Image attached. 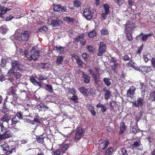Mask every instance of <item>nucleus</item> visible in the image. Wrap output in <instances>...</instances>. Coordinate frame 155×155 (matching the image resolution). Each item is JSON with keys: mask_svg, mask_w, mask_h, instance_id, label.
<instances>
[{"mask_svg": "<svg viewBox=\"0 0 155 155\" xmlns=\"http://www.w3.org/2000/svg\"><path fill=\"white\" fill-rule=\"evenodd\" d=\"M19 30H17L14 35L11 37L12 40H17L19 41H26L28 40L29 37V32L28 31H23L19 33Z\"/></svg>", "mask_w": 155, "mask_h": 155, "instance_id": "f257e3e1", "label": "nucleus"}, {"mask_svg": "<svg viewBox=\"0 0 155 155\" xmlns=\"http://www.w3.org/2000/svg\"><path fill=\"white\" fill-rule=\"evenodd\" d=\"M135 28L134 24L131 22L127 21L125 25V33L128 40L130 41L133 40L132 33L133 29Z\"/></svg>", "mask_w": 155, "mask_h": 155, "instance_id": "f03ea898", "label": "nucleus"}, {"mask_svg": "<svg viewBox=\"0 0 155 155\" xmlns=\"http://www.w3.org/2000/svg\"><path fill=\"white\" fill-rule=\"evenodd\" d=\"M12 116L10 114L5 115L1 119V120L3 122H7L8 123V126L12 129L14 128L15 126L17 121L15 120V118L11 119Z\"/></svg>", "mask_w": 155, "mask_h": 155, "instance_id": "7ed1b4c3", "label": "nucleus"}, {"mask_svg": "<svg viewBox=\"0 0 155 155\" xmlns=\"http://www.w3.org/2000/svg\"><path fill=\"white\" fill-rule=\"evenodd\" d=\"M28 54V51L27 50H25L24 52L25 56L29 60H35L37 59L39 55V51L37 50L35 47L32 48L31 51V55L30 57L28 58L27 55Z\"/></svg>", "mask_w": 155, "mask_h": 155, "instance_id": "20e7f679", "label": "nucleus"}, {"mask_svg": "<svg viewBox=\"0 0 155 155\" xmlns=\"http://www.w3.org/2000/svg\"><path fill=\"white\" fill-rule=\"evenodd\" d=\"M1 131L3 132L2 134H0V140H4L12 137V134L9 130H7L3 126L2 123H0Z\"/></svg>", "mask_w": 155, "mask_h": 155, "instance_id": "39448f33", "label": "nucleus"}, {"mask_svg": "<svg viewBox=\"0 0 155 155\" xmlns=\"http://www.w3.org/2000/svg\"><path fill=\"white\" fill-rule=\"evenodd\" d=\"M83 15L85 18L87 20H90L92 18L93 13L88 8L85 9L84 10Z\"/></svg>", "mask_w": 155, "mask_h": 155, "instance_id": "423d86ee", "label": "nucleus"}, {"mask_svg": "<svg viewBox=\"0 0 155 155\" xmlns=\"http://www.w3.org/2000/svg\"><path fill=\"white\" fill-rule=\"evenodd\" d=\"M11 64L12 68L19 70H21L23 67L22 65L19 64L18 61L15 60L12 61Z\"/></svg>", "mask_w": 155, "mask_h": 155, "instance_id": "0eeeda50", "label": "nucleus"}, {"mask_svg": "<svg viewBox=\"0 0 155 155\" xmlns=\"http://www.w3.org/2000/svg\"><path fill=\"white\" fill-rule=\"evenodd\" d=\"M84 132L83 129L81 127H78L75 134V138L76 139L79 140L83 136Z\"/></svg>", "mask_w": 155, "mask_h": 155, "instance_id": "6e6552de", "label": "nucleus"}, {"mask_svg": "<svg viewBox=\"0 0 155 155\" xmlns=\"http://www.w3.org/2000/svg\"><path fill=\"white\" fill-rule=\"evenodd\" d=\"M106 48V46L105 44L101 42L99 45L98 55L99 56H101L105 52Z\"/></svg>", "mask_w": 155, "mask_h": 155, "instance_id": "1a4fd4ad", "label": "nucleus"}, {"mask_svg": "<svg viewBox=\"0 0 155 155\" xmlns=\"http://www.w3.org/2000/svg\"><path fill=\"white\" fill-rule=\"evenodd\" d=\"M62 23V21L59 20H51L49 19L48 20V24L53 26H59Z\"/></svg>", "mask_w": 155, "mask_h": 155, "instance_id": "9d476101", "label": "nucleus"}, {"mask_svg": "<svg viewBox=\"0 0 155 155\" xmlns=\"http://www.w3.org/2000/svg\"><path fill=\"white\" fill-rule=\"evenodd\" d=\"M2 147L3 150L7 151L6 153L7 154H11L12 153V152L15 151V148L12 149L11 150H8L10 149V148L9 147L8 145L6 143H5L2 146Z\"/></svg>", "mask_w": 155, "mask_h": 155, "instance_id": "9b49d317", "label": "nucleus"}, {"mask_svg": "<svg viewBox=\"0 0 155 155\" xmlns=\"http://www.w3.org/2000/svg\"><path fill=\"white\" fill-rule=\"evenodd\" d=\"M53 9L54 11L57 12H64L66 10L65 7H62L60 5H54Z\"/></svg>", "mask_w": 155, "mask_h": 155, "instance_id": "f8f14e48", "label": "nucleus"}, {"mask_svg": "<svg viewBox=\"0 0 155 155\" xmlns=\"http://www.w3.org/2000/svg\"><path fill=\"white\" fill-rule=\"evenodd\" d=\"M104 8L105 10V12L102 13V18L104 19L109 12V6L107 4H104Z\"/></svg>", "mask_w": 155, "mask_h": 155, "instance_id": "ddd939ff", "label": "nucleus"}, {"mask_svg": "<svg viewBox=\"0 0 155 155\" xmlns=\"http://www.w3.org/2000/svg\"><path fill=\"white\" fill-rule=\"evenodd\" d=\"M84 34H81L78 37L76 38H74V40L76 41H80L81 45L84 46L86 44V41H82V40L84 38Z\"/></svg>", "mask_w": 155, "mask_h": 155, "instance_id": "4468645a", "label": "nucleus"}, {"mask_svg": "<svg viewBox=\"0 0 155 155\" xmlns=\"http://www.w3.org/2000/svg\"><path fill=\"white\" fill-rule=\"evenodd\" d=\"M135 88L134 86L131 87L127 91V96L130 97H132L134 94Z\"/></svg>", "mask_w": 155, "mask_h": 155, "instance_id": "2eb2a0df", "label": "nucleus"}, {"mask_svg": "<svg viewBox=\"0 0 155 155\" xmlns=\"http://www.w3.org/2000/svg\"><path fill=\"white\" fill-rule=\"evenodd\" d=\"M69 147V144H62L60 145L61 151L62 153H64Z\"/></svg>", "mask_w": 155, "mask_h": 155, "instance_id": "dca6fc26", "label": "nucleus"}, {"mask_svg": "<svg viewBox=\"0 0 155 155\" xmlns=\"http://www.w3.org/2000/svg\"><path fill=\"white\" fill-rule=\"evenodd\" d=\"M143 99L140 98H139L137 101H135L133 103L134 106L136 107H138L142 105L143 103Z\"/></svg>", "mask_w": 155, "mask_h": 155, "instance_id": "f3484780", "label": "nucleus"}, {"mask_svg": "<svg viewBox=\"0 0 155 155\" xmlns=\"http://www.w3.org/2000/svg\"><path fill=\"white\" fill-rule=\"evenodd\" d=\"M36 77V76L31 77L30 78V80L31 82L35 85L41 87V84L39 82L35 80Z\"/></svg>", "mask_w": 155, "mask_h": 155, "instance_id": "a211bd4d", "label": "nucleus"}, {"mask_svg": "<svg viewBox=\"0 0 155 155\" xmlns=\"http://www.w3.org/2000/svg\"><path fill=\"white\" fill-rule=\"evenodd\" d=\"M90 74L92 75L94 80L96 83H97L99 81V77L97 76L94 72L91 69L89 70Z\"/></svg>", "mask_w": 155, "mask_h": 155, "instance_id": "6ab92c4d", "label": "nucleus"}, {"mask_svg": "<svg viewBox=\"0 0 155 155\" xmlns=\"http://www.w3.org/2000/svg\"><path fill=\"white\" fill-rule=\"evenodd\" d=\"M151 71V67L150 66H141V72L143 73H147Z\"/></svg>", "mask_w": 155, "mask_h": 155, "instance_id": "aec40b11", "label": "nucleus"}, {"mask_svg": "<svg viewBox=\"0 0 155 155\" xmlns=\"http://www.w3.org/2000/svg\"><path fill=\"white\" fill-rule=\"evenodd\" d=\"M8 9L0 6V17L3 18V15L5 14Z\"/></svg>", "mask_w": 155, "mask_h": 155, "instance_id": "412c9836", "label": "nucleus"}, {"mask_svg": "<svg viewBox=\"0 0 155 155\" xmlns=\"http://www.w3.org/2000/svg\"><path fill=\"white\" fill-rule=\"evenodd\" d=\"M87 107L88 110L91 113V114L94 116L96 114V112L94 110L93 107L90 104H88L87 105Z\"/></svg>", "mask_w": 155, "mask_h": 155, "instance_id": "4be33fe9", "label": "nucleus"}, {"mask_svg": "<svg viewBox=\"0 0 155 155\" xmlns=\"http://www.w3.org/2000/svg\"><path fill=\"white\" fill-rule=\"evenodd\" d=\"M109 141L106 140L102 142L100 145L99 148L100 149L104 150L108 145Z\"/></svg>", "mask_w": 155, "mask_h": 155, "instance_id": "5701e85b", "label": "nucleus"}, {"mask_svg": "<svg viewBox=\"0 0 155 155\" xmlns=\"http://www.w3.org/2000/svg\"><path fill=\"white\" fill-rule=\"evenodd\" d=\"M38 108L39 111H45L48 110V107L43 104H40L37 106Z\"/></svg>", "mask_w": 155, "mask_h": 155, "instance_id": "b1692460", "label": "nucleus"}, {"mask_svg": "<svg viewBox=\"0 0 155 155\" xmlns=\"http://www.w3.org/2000/svg\"><path fill=\"white\" fill-rule=\"evenodd\" d=\"M72 57L74 58L76 60L77 63L79 66H82L83 64V62L80 59L79 57L76 55H73Z\"/></svg>", "mask_w": 155, "mask_h": 155, "instance_id": "393cba45", "label": "nucleus"}, {"mask_svg": "<svg viewBox=\"0 0 155 155\" xmlns=\"http://www.w3.org/2000/svg\"><path fill=\"white\" fill-rule=\"evenodd\" d=\"M8 30V29L5 25L0 27V32L3 34H5Z\"/></svg>", "mask_w": 155, "mask_h": 155, "instance_id": "a878e982", "label": "nucleus"}, {"mask_svg": "<svg viewBox=\"0 0 155 155\" xmlns=\"http://www.w3.org/2000/svg\"><path fill=\"white\" fill-rule=\"evenodd\" d=\"M153 34L150 33L147 34L143 35L141 38V40L143 41H146L148 37L152 36Z\"/></svg>", "mask_w": 155, "mask_h": 155, "instance_id": "bb28decb", "label": "nucleus"}, {"mask_svg": "<svg viewBox=\"0 0 155 155\" xmlns=\"http://www.w3.org/2000/svg\"><path fill=\"white\" fill-rule=\"evenodd\" d=\"M126 129V126L124 123V122L121 123L120 127V132L119 134H122L125 130Z\"/></svg>", "mask_w": 155, "mask_h": 155, "instance_id": "cd10ccee", "label": "nucleus"}, {"mask_svg": "<svg viewBox=\"0 0 155 155\" xmlns=\"http://www.w3.org/2000/svg\"><path fill=\"white\" fill-rule=\"evenodd\" d=\"M83 75L84 79V81L86 83H88L90 82V78L88 75L83 73Z\"/></svg>", "mask_w": 155, "mask_h": 155, "instance_id": "c85d7f7f", "label": "nucleus"}, {"mask_svg": "<svg viewBox=\"0 0 155 155\" xmlns=\"http://www.w3.org/2000/svg\"><path fill=\"white\" fill-rule=\"evenodd\" d=\"M111 61L114 63V65L112 66V69L115 70L118 65L116 63V60L115 58H111Z\"/></svg>", "mask_w": 155, "mask_h": 155, "instance_id": "c756f323", "label": "nucleus"}, {"mask_svg": "<svg viewBox=\"0 0 155 155\" xmlns=\"http://www.w3.org/2000/svg\"><path fill=\"white\" fill-rule=\"evenodd\" d=\"M36 139L38 143H42L44 142V138L42 136H37Z\"/></svg>", "mask_w": 155, "mask_h": 155, "instance_id": "7c9ffc66", "label": "nucleus"}, {"mask_svg": "<svg viewBox=\"0 0 155 155\" xmlns=\"http://www.w3.org/2000/svg\"><path fill=\"white\" fill-rule=\"evenodd\" d=\"M64 21L68 23H71L73 22L74 19V18H71L69 17H66L63 18Z\"/></svg>", "mask_w": 155, "mask_h": 155, "instance_id": "2f4dec72", "label": "nucleus"}, {"mask_svg": "<svg viewBox=\"0 0 155 155\" xmlns=\"http://www.w3.org/2000/svg\"><path fill=\"white\" fill-rule=\"evenodd\" d=\"M48 78V77L44 75L39 74L38 78L39 81L44 80L47 79Z\"/></svg>", "mask_w": 155, "mask_h": 155, "instance_id": "473e14b6", "label": "nucleus"}, {"mask_svg": "<svg viewBox=\"0 0 155 155\" xmlns=\"http://www.w3.org/2000/svg\"><path fill=\"white\" fill-rule=\"evenodd\" d=\"M96 35V33L95 31L93 30L88 33V35L90 38H92L94 37Z\"/></svg>", "mask_w": 155, "mask_h": 155, "instance_id": "72a5a7b5", "label": "nucleus"}, {"mask_svg": "<svg viewBox=\"0 0 155 155\" xmlns=\"http://www.w3.org/2000/svg\"><path fill=\"white\" fill-rule=\"evenodd\" d=\"M79 90L84 95H85L87 94V89L84 87H82L79 89Z\"/></svg>", "mask_w": 155, "mask_h": 155, "instance_id": "f704fd0d", "label": "nucleus"}, {"mask_svg": "<svg viewBox=\"0 0 155 155\" xmlns=\"http://www.w3.org/2000/svg\"><path fill=\"white\" fill-rule=\"evenodd\" d=\"M106 93L104 94L105 98L106 100H108L110 97L111 93L108 90H106Z\"/></svg>", "mask_w": 155, "mask_h": 155, "instance_id": "c9c22d12", "label": "nucleus"}, {"mask_svg": "<svg viewBox=\"0 0 155 155\" xmlns=\"http://www.w3.org/2000/svg\"><path fill=\"white\" fill-rule=\"evenodd\" d=\"M56 50L57 52L60 53L62 54L64 52V48L62 47H55Z\"/></svg>", "mask_w": 155, "mask_h": 155, "instance_id": "e433bc0d", "label": "nucleus"}, {"mask_svg": "<svg viewBox=\"0 0 155 155\" xmlns=\"http://www.w3.org/2000/svg\"><path fill=\"white\" fill-rule=\"evenodd\" d=\"M113 151L112 148L111 147L108 149L105 153V155H111Z\"/></svg>", "mask_w": 155, "mask_h": 155, "instance_id": "4c0bfd02", "label": "nucleus"}, {"mask_svg": "<svg viewBox=\"0 0 155 155\" xmlns=\"http://www.w3.org/2000/svg\"><path fill=\"white\" fill-rule=\"evenodd\" d=\"M140 145V142L136 141L134 143L133 145V149L134 150L135 148L138 147Z\"/></svg>", "mask_w": 155, "mask_h": 155, "instance_id": "58836bf2", "label": "nucleus"}, {"mask_svg": "<svg viewBox=\"0 0 155 155\" xmlns=\"http://www.w3.org/2000/svg\"><path fill=\"white\" fill-rule=\"evenodd\" d=\"M47 90L49 92H52L53 91V88L52 86L50 85L45 84Z\"/></svg>", "mask_w": 155, "mask_h": 155, "instance_id": "ea45409f", "label": "nucleus"}, {"mask_svg": "<svg viewBox=\"0 0 155 155\" xmlns=\"http://www.w3.org/2000/svg\"><path fill=\"white\" fill-rule=\"evenodd\" d=\"M74 5L76 7H79L81 5V2L79 0H76L74 2Z\"/></svg>", "mask_w": 155, "mask_h": 155, "instance_id": "a19ab883", "label": "nucleus"}, {"mask_svg": "<svg viewBox=\"0 0 155 155\" xmlns=\"http://www.w3.org/2000/svg\"><path fill=\"white\" fill-rule=\"evenodd\" d=\"M150 58V55L149 54H147L146 55H143V59L145 62H147L149 58Z\"/></svg>", "mask_w": 155, "mask_h": 155, "instance_id": "79ce46f5", "label": "nucleus"}, {"mask_svg": "<svg viewBox=\"0 0 155 155\" xmlns=\"http://www.w3.org/2000/svg\"><path fill=\"white\" fill-rule=\"evenodd\" d=\"M41 120V118L38 115L36 116V117L34 118L35 122L38 123H40Z\"/></svg>", "mask_w": 155, "mask_h": 155, "instance_id": "37998d69", "label": "nucleus"}, {"mask_svg": "<svg viewBox=\"0 0 155 155\" xmlns=\"http://www.w3.org/2000/svg\"><path fill=\"white\" fill-rule=\"evenodd\" d=\"M104 81L105 83L107 86H109L110 84V83L109 81V79L107 78H104Z\"/></svg>", "mask_w": 155, "mask_h": 155, "instance_id": "c03bdc74", "label": "nucleus"}, {"mask_svg": "<svg viewBox=\"0 0 155 155\" xmlns=\"http://www.w3.org/2000/svg\"><path fill=\"white\" fill-rule=\"evenodd\" d=\"M63 60V58L62 56H60L58 57L57 60V63L58 64H60Z\"/></svg>", "mask_w": 155, "mask_h": 155, "instance_id": "a18cd8bd", "label": "nucleus"}, {"mask_svg": "<svg viewBox=\"0 0 155 155\" xmlns=\"http://www.w3.org/2000/svg\"><path fill=\"white\" fill-rule=\"evenodd\" d=\"M11 93L10 94L12 95L13 96H14V97H15L16 98H17L16 95L15 94V91L13 89L12 87H11Z\"/></svg>", "mask_w": 155, "mask_h": 155, "instance_id": "49530a36", "label": "nucleus"}, {"mask_svg": "<svg viewBox=\"0 0 155 155\" xmlns=\"http://www.w3.org/2000/svg\"><path fill=\"white\" fill-rule=\"evenodd\" d=\"M101 34L107 35L108 34V31L105 29H102L101 31Z\"/></svg>", "mask_w": 155, "mask_h": 155, "instance_id": "de8ad7c7", "label": "nucleus"}, {"mask_svg": "<svg viewBox=\"0 0 155 155\" xmlns=\"http://www.w3.org/2000/svg\"><path fill=\"white\" fill-rule=\"evenodd\" d=\"M48 30V28L47 27L45 26L43 27H42L41 28L39 29V31L40 32L46 31Z\"/></svg>", "mask_w": 155, "mask_h": 155, "instance_id": "09e8293b", "label": "nucleus"}, {"mask_svg": "<svg viewBox=\"0 0 155 155\" xmlns=\"http://www.w3.org/2000/svg\"><path fill=\"white\" fill-rule=\"evenodd\" d=\"M114 2L119 5H121L124 2L123 0H114Z\"/></svg>", "mask_w": 155, "mask_h": 155, "instance_id": "8fccbe9b", "label": "nucleus"}, {"mask_svg": "<svg viewBox=\"0 0 155 155\" xmlns=\"http://www.w3.org/2000/svg\"><path fill=\"white\" fill-rule=\"evenodd\" d=\"M82 56L83 58L85 60H86L89 57L88 55L86 53L83 54Z\"/></svg>", "mask_w": 155, "mask_h": 155, "instance_id": "3c124183", "label": "nucleus"}, {"mask_svg": "<svg viewBox=\"0 0 155 155\" xmlns=\"http://www.w3.org/2000/svg\"><path fill=\"white\" fill-rule=\"evenodd\" d=\"M71 99L75 103H77L78 102V97L77 96L75 95H74L71 98Z\"/></svg>", "mask_w": 155, "mask_h": 155, "instance_id": "603ef678", "label": "nucleus"}, {"mask_svg": "<svg viewBox=\"0 0 155 155\" xmlns=\"http://www.w3.org/2000/svg\"><path fill=\"white\" fill-rule=\"evenodd\" d=\"M6 60L5 59H2V60L1 65L2 67H4L5 66Z\"/></svg>", "mask_w": 155, "mask_h": 155, "instance_id": "864d4df0", "label": "nucleus"}, {"mask_svg": "<svg viewBox=\"0 0 155 155\" xmlns=\"http://www.w3.org/2000/svg\"><path fill=\"white\" fill-rule=\"evenodd\" d=\"M60 150L58 149L53 152V155H60Z\"/></svg>", "mask_w": 155, "mask_h": 155, "instance_id": "5fc2aeb1", "label": "nucleus"}, {"mask_svg": "<svg viewBox=\"0 0 155 155\" xmlns=\"http://www.w3.org/2000/svg\"><path fill=\"white\" fill-rule=\"evenodd\" d=\"M14 76L17 78H19L21 76V74L18 72H15L14 74Z\"/></svg>", "mask_w": 155, "mask_h": 155, "instance_id": "6e6d98bb", "label": "nucleus"}, {"mask_svg": "<svg viewBox=\"0 0 155 155\" xmlns=\"http://www.w3.org/2000/svg\"><path fill=\"white\" fill-rule=\"evenodd\" d=\"M134 63L133 61L131 60H130L129 62L127 64V65L130 67H134Z\"/></svg>", "mask_w": 155, "mask_h": 155, "instance_id": "4d7b16f0", "label": "nucleus"}, {"mask_svg": "<svg viewBox=\"0 0 155 155\" xmlns=\"http://www.w3.org/2000/svg\"><path fill=\"white\" fill-rule=\"evenodd\" d=\"M88 50L91 52H93L94 48L92 46H88L87 47Z\"/></svg>", "mask_w": 155, "mask_h": 155, "instance_id": "13d9d810", "label": "nucleus"}, {"mask_svg": "<svg viewBox=\"0 0 155 155\" xmlns=\"http://www.w3.org/2000/svg\"><path fill=\"white\" fill-rule=\"evenodd\" d=\"M151 63L153 67L155 68V58H152L151 60Z\"/></svg>", "mask_w": 155, "mask_h": 155, "instance_id": "bf43d9fd", "label": "nucleus"}, {"mask_svg": "<svg viewBox=\"0 0 155 155\" xmlns=\"http://www.w3.org/2000/svg\"><path fill=\"white\" fill-rule=\"evenodd\" d=\"M13 69H14V68H12V69L10 70H9L8 73V75H11L12 74H13L15 73L14 72V71L13 70Z\"/></svg>", "mask_w": 155, "mask_h": 155, "instance_id": "052dcab7", "label": "nucleus"}, {"mask_svg": "<svg viewBox=\"0 0 155 155\" xmlns=\"http://www.w3.org/2000/svg\"><path fill=\"white\" fill-rule=\"evenodd\" d=\"M140 85L141 86V91L142 92H144L145 89V85H143V84L142 83H141L140 84Z\"/></svg>", "mask_w": 155, "mask_h": 155, "instance_id": "680f3d73", "label": "nucleus"}, {"mask_svg": "<svg viewBox=\"0 0 155 155\" xmlns=\"http://www.w3.org/2000/svg\"><path fill=\"white\" fill-rule=\"evenodd\" d=\"M16 116L20 119L22 118V114L20 112H18L16 114Z\"/></svg>", "mask_w": 155, "mask_h": 155, "instance_id": "e2e57ef3", "label": "nucleus"}, {"mask_svg": "<svg viewBox=\"0 0 155 155\" xmlns=\"http://www.w3.org/2000/svg\"><path fill=\"white\" fill-rule=\"evenodd\" d=\"M69 92L73 94H74L76 93L75 90L74 88L70 89L69 90Z\"/></svg>", "mask_w": 155, "mask_h": 155, "instance_id": "0e129e2a", "label": "nucleus"}, {"mask_svg": "<svg viewBox=\"0 0 155 155\" xmlns=\"http://www.w3.org/2000/svg\"><path fill=\"white\" fill-rule=\"evenodd\" d=\"M122 155H128L127 153L126 150L124 149H122L121 150Z\"/></svg>", "mask_w": 155, "mask_h": 155, "instance_id": "69168bd1", "label": "nucleus"}, {"mask_svg": "<svg viewBox=\"0 0 155 155\" xmlns=\"http://www.w3.org/2000/svg\"><path fill=\"white\" fill-rule=\"evenodd\" d=\"M13 18V17L12 16L10 15L9 17H7L5 19V21H8L11 20Z\"/></svg>", "mask_w": 155, "mask_h": 155, "instance_id": "338daca9", "label": "nucleus"}, {"mask_svg": "<svg viewBox=\"0 0 155 155\" xmlns=\"http://www.w3.org/2000/svg\"><path fill=\"white\" fill-rule=\"evenodd\" d=\"M107 110L106 107L104 106L103 105L101 107V111L103 112H105Z\"/></svg>", "mask_w": 155, "mask_h": 155, "instance_id": "774afa93", "label": "nucleus"}]
</instances>
